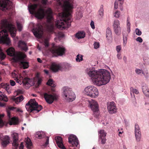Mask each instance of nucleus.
Wrapping results in <instances>:
<instances>
[{
    "instance_id": "nucleus-1",
    "label": "nucleus",
    "mask_w": 149,
    "mask_h": 149,
    "mask_svg": "<svg viewBox=\"0 0 149 149\" xmlns=\"http://www.w3.org/2000/svg\"><path fill=\"white\" fill-rule=\"evenodd\" d=\"M63 2L65 12L62 14L61 19L57 20L56 24V27L60 30L64 29L70 26L71 13L73 8L74 0H61Z\"/></svg>"
},
{
    "instance_id": "nucleus-2",
    "label": "nucleus",
    "mask_w": 149,
    "mask_h": 149,
    "mask_svg": "<svg viewBox=\"0 0 149 149\" xmlns=\"http://www.w3.org/2000/svg\"><path fill=\"white\" fill-rule=\"evenodd\" d=\"M86 72L91 78L94 84L97 86L105 85L109 82L110 79V73L107 70H95L94 67L88 68Z\"/></svg>"
},
{
    "instance_id": "nucleus-3",
    "label": "nucleus",
    "mask_w": 149,
    "mask_h": 149,
    "mask_svg": "<svg viewBox=\"0 0 149 149\" xmlns=\"http://www.w3.org/2000/svg\"><path fill=\"white\" fill-rule=\"evenodd\" d=\"M2 29H4L0 31V43L8 45L10 42L8 36L7 29L10 32L11 37H14L16 36V29L15 27L11 24L8 23L7 21H3L1 25Z\"/></svg>"
},
{
    "instance_id": "nucleus-4",
    "label": "nucleus",
    "mask_w": 149,
    "mask_h": 149,
    "mask_svg": "<svg viewBox=\"0 0 149 149\" xmlns=\"http://www.w3.org/2000/svg\"><path fill=\"white\" fill-rule=\"evenodd\" d=\"M38 6V5L37 4L29 5L28 8L30 13L34 15L35 17L39 19H42L46 16L47 22L51 23L53 19L52 11L51 9L48 8L45 11L43 8H40L36 11Z\"/></svg>"
},
{
    "instance_id": "nucleus-5",
    "label": "nucleus",
    "mask_w": 149,
    "mask_h": 149,
    "mask_svg": "<svg viewBox=\"0 0 149 149\" xmlns=\"http://www.w3.org/2000/svg\"><path fill=\"white\" fill-rule=\"evenodd\" d=\"M25 107L27 110L30 112L36 111V112L38 113L42 108V106L38 105L34 99L30 100L26 104Z\"/></svg>"
},
{
    "instance_id": "nucleus-6",
    "label": "nucleus",
    "mask_w": 149,
    "mask_h": 149,
    "mask_svg": "<svg viewBox=\"0 0 149 149\" xmlns=\"http://www.w3.org/2000/svg\"><path fill=\"white\" fill-rule=\"evenodd\" d=\"M63 95L65 97V99L70 102L74 100L76 97L74 93L71 88L68 87H65L63 88Z\"/></svg>"
},
{
    "instance_id": "nucleus-7",
    "label": "nucleus",
    "mask_w": 149,
    "mask_h": 149,
    "mask_svg": "<svg viewBox=\"0 0 149 149\" xmlns=\"http://www.w3.org/2000/svg\"><path fill=\"white\" fill-rule=\"evenodd\" d=\"M65 49L63 47L59 46H55V45H53L52 47L50 49V51L54 56H62L65 52Z\"/></svg>"
},
{
    "instance_id": "nucleus-8",
    "label": "nucleus",
    "mask_w": 149,
    "mask_h": 149,
    "mask_svg": "<svg viewBox=\"0 0 149 149\" xmlns=\"http://www.w3.org/2000/svg\"><path fill=\"white\" fill-rule=\"evenodd\" d=\"M85 93L87 95L91 97L95 98L98 95L97 89L93 86H88L85 88Z\"/></svg>"
},
{
    "instance_id": "nucleus-9",
    "label": "nucleus",
    "mask_w": 149,
    "mask_h": 149,
    "mask_svg": "<svg viewBox=\"0 0 149 149\" xmlns=\"http://www.w3.org/2000/svg\"><path fill=\"white\" fill-rule=\"evenodd\" d=\"M30 79L29 78L25 77L23 79V77L20 74L18 75V78L16 79V81L20 84L22 82L23 84L26 89H28L31 86L30 84Z\"/></svg>"
},
{
    "instance_id": "nucleus-10",
    "label": "nucleus",
    "mask_w": 149,
    "mask_h": 149,
    "mask_svg": "<svg viewBox=\"0 0 149 149\" xmlns=\"http://www.w3.org/2000/svg\"><path fill=\"white\" fill-rule=\"evenodd\" d=\"M44 97L46 102L49 104H52L54 101H57L58 96L56 94L45 93L44 94Z\"/></svg>"
},
{
    "instance_id": "nucleus-11",
    "label": "nucleus",
    "mask_w": 149,
    "mask_h": 149,
    "mask_svg": "<svg viewBox=\"0 0 149 149\" xmlns=\"http://www.w3.org/2000/svg\"><path fill=\"white\" fill-rule=\"evenodd\" d=\"M26 57V54L22 53L18 54L15 57V58H16L17 61L22 60L21 61L20 65L24 69L27 68L29 67V62L24 61L23 60Z\"/></svg>"
},
{
    "instance_id": "nucleus-12",
    "label": "nucleus",
    "mask_w": 149,
    "mask_h": 149,
    "mask_svg": "<svg viewBox=\"0 0 149 149\" xmlns=\"http://www.w3.org/2000/svg\"><path fill=\"white\" fill-rule=\"evenodd\" d=\"M16 108L13 107H9L6 110L7 116L9 118V121L10 125L17 124L18 123V119L15 117L11 118L10 110H14Z\"/></svg>"
},
{
    "instance_id": "nucleus-13",
    "label": "nucleus",
    "mask_w": 149,
    "mask_h": 149,
    "mask_svg": "<svg viewBox=\"0 0 149 149\" xmlns=\"http://www.w3.org/2000/svg\"><path fill=\"white\" fill-rule=\"evenodd\" d=\"M12 5V2L10 0H0V6L3 11H6L11 8Z\"/></svg>"
},
{
    "instance_id": "nucleus-14",
    "label": "nucleus",
    "mask_w": 149,
    "mask_h": 149,
    "mask_svg": "<svg viewBox=\"0 0 149 149\" xmlns=\"http://www.w3.org/2000/svg\"><path fill=\"white\" fill-rule=\"evenodd\" d=\"M42 28V26L38 25L36 28H34L33 29V33L37 38H40L42 37L43 33Z\"/></svg>"
},
{
    "instance_id": "nucleus-15",
    "label": "nucleus",
    "mask_w": 149,
    "mask_h": 149,
    "mask_svg": "<svg viewBox=\"0 0 149 149\" xmlns=\"http://www.w3.org/2000/svg\"><path fill=\"white\" fill-rule=\"evenodd\" d=\"M68 142L71 145L70 146H77L79 142L77 138L74 135H71L68 137Z\"/></svg>"
},
{
    "instance_id": "nucleus-16",
    "label": "nucleus",
    "mask_w": 149,
    "mask_h": 149,
    "mask_svg": "<svg viewBox=\"0 0 149 149\" xmlns=\"http://www.w3.org/2000/svg\"><path fill=\"white\" fill-rule=\"evenodd\" d=\"M11 136L13 140L12 145L13 149H17L19 146L18 143V134L16 133H14Z\"/></svg>"
},
{
    "instance_id": "nucleus-17",
    "label": "nucleus",
    "mask_w": 149,
    "mask_h": 149,
    "mask_svg": "<svg viewBox=\"0 0 149 149\" xmlns=\"http://www.w3.org/2000/svg\"><path fill=\"white\" fill-rule=\"evenodd\" d=\"M107 109L109 112L110 114L116 113L117 111L115 103L113 102H110L107 104Z\"/></svg>"
},
{
    "instance_id": "nucleus-18",
    "label": "nucleus",
    "mask_w": 149,
    "mask_h": 149,
    "mask_svg": "<svg viewBox=\"0 0 149 149\" xmlns=\"http://www.w3.org/2000/svg\"><path fill=\"white\" fill-rule=\"evenodd\" d=\"M120 25V22L118 20L116 19L114 21L113 24V29L116 34L118 35H120L121 33Z\"/></svg>"
},
{
    "instance_id": "nucleus-19",
    "label": "nucleus",
    "mask_w": 149,
    "mask_h": 149,
    "mask_svg": "<svg viewBox=\"0 0 149 149\" xmlns=\"http://www.w3.org/2000/svg\"><path fill=\"white\" fill-rule=\"evenodd\" d=\"M89 105L94 113L97 112L99 111L98 104L97 102L94 100L89 101Z\"/></svg>"
},
{
    "instance_id": "nucleus-20",
    "label": "nucleus",
    "mask_w": 149,
    "mask_h": 149,
    "mask_svg": "<svg viewBox=\"0 0 149 149\" xmlns=\"http://www.w3.org/2000/svg\"><path fill=\"white\" fill-rule=\"evenodd\" d=\"M1 144L3 147H6L9 143L10 138L8 136H4L0 138Z\"/></svg>"
},
{
    "instance_id": "nucleus-21",
    "label": "nucleus",
    "mask_w": 149,
    "mask_h": 149,
    "mask_svg": "<svg viewBox=\"0 0 149 149\" xmlns=\"http://www.w3.org/2000/svg\"><path fill=\"white\" fill-rule=\"evenodd\" d=\"M51 69L53 72H56L59 70L61 71L63 68L61 64L54 63L52 64Z\"/></svg>"
},
{
    "instance_id": "nucleus-22",
    "label": "nucleus",
    "mask_w": 149,
    "mask_h": 149,
    "mask_svg": "<svg viewBox=\"0 0 149 149\" xmlns=\"http://www.w3.org/2000/svg\"><path fill=\"white\" fill-rule=\"evenodd\" d=\"M55 139L57 145L60 148L62 149H66L63 144L62 138L60 136H56Z\"/></svg>"
},
{
    "instance_id": "nucleus-23",
    "label": "nucleus",
    "mask_w": 149,
    "mask_h": 149,
    "mask_svg": "<svg viewBox=\"0 0 149 149\" xmlns=\"http://www.w3.org/2000/svg\"><path fill=\"white\" fill-rule=\"evenodd\" d=\"M18 45L19 47L21 48L22 50L26 52L28 49V47L26 43L24 41H19L18 43Z\"/></svg>"
},
{
    "instance_id": "nucleus-24",
    "label": "nucleus",
    "mask_w": 149,
    "mask_h": 149,
    "mask_svg": "<svg viewBox=\"0 0 149 149\" xmlns=\"http://www.w3.org/2000/svg\"><path fill=\"white\" fill-rule=\"evenodd\" d=\"M25 146L28 149H31L32 146V143L30 139L28 137L25 139Z\"/></svg>"
},
{
    "instance_id": "nucleus-25",
    "label": "nucleus",
    "mask_w": 149,
    "mask_h": 149,
    "mask_svg": "<svg viewBox=\"0 0 149 149\" xmlns=\"http://www.w3.org/2000/svg\"><path fill=\"white\" fill-rule=\"evenodd\" d=\"M142 90L143 93L145 96L149 97V91L148 87L145 85L142 87Z\"/></svg>"
},
{
    "instance_id": "nucleus-26",
    "label": "nucleus",
    "mask_w": 149,
    "mask_h": 149,
    "mask_svg": "<svg viewBox=\"0 0 149 149\" xmlns=\"http://www.w3.org/2000/svg\"><path fill=\"white\" fill-rule=\"evenodd\" d=\"M7 54L10 56H13L15 55V50L13 47L8 48L6 51Z\"/></svg>"
},
{
    "instance_id": "nucleus-27",
    "label": "nucleus",
    "mask_w": 149,
    "mask_h": 149,
    "mask_svg": "<svg viewBox=\"0 0 149 149\" xmlns=\"http://www.w3.org/2000/svg\"><path fill=\"white\" fill-rule=\"evenodd\" d=\"M85 33L83 31H79L76 34V37L78 39L84 38L85 37Z\"/></svg>"
},
{
    "instance_id": "nucleus-28",
    "label": "nucleus",
    "mask_w": 149,
    "mask_h": 149,
    "mask_svg": "<svg viewBox=\"0 0 149 149\" xmlns=\"http://www.w3.org/2000/svg\"><path fill=\"white\" fill-rule=\"evenodd\" d=\"M106 38L109 40L112 38L111 32L110 29L109 28H108L106 30Z\"/></svg>"
},
{
    "instance_id": "nucleus-29",
    "label": "nucleus",
    "mask_w": 149,
    "mask_h": 149,
    "mask_svg": "<svg viewBox=\"0 0 149 149\" xmlns=\"http://www.w3.org/2000/svg\"><path fill=\"white\" fill-rule=\"evenodd\" d=\"M45 136V135L44 132L42 131L37 132L35 135V137L39 139L43 138Z\"/></svg>"
},
{
    "instance_id": "nucleus-30",
    "label": "nucleus",
    "mask_w": 149,
    "mask_h": 149,
    "mask_svg": "<svg viewBox=\"0 0 149 149\" xmlns=\"http://www.w3.org/2000/svg\"><path fill=\"white\" fill-rule=\"evenodd\" d=\"M98 133L99 138L105 137L106 136L107 133L104 130H100L98 131Z\"/></svg>"
},
{
    "instance_id": "nucleus-31",
    "label": "nucleus",
    "mask_w": 149,
    "mask_h": 149,
    "mask_svg": "<svg viewBox=\"0 0 149 149\" xmlns=\"http://www.w3.org/2000/svg\"><path fill=\"white\" fill-rule=\"evenodd\" d=\"M24 98L22 95L20 96L19 97H13V100L17 104L19 103L22 102Z\"/></svg>"
},
{
    "instance_id": "nucleus-32",
    "label": "nucleus",
    "mask_w": 149,
    "mask_h": 149,
    "mask_svg": "<svg viewBox=\"0 0 149 149\" xmlns=\"http://www.w3.org/2000/svg\"><path fill=\"white\" fill-rule=\"evenodd\" d=\"M135 134L136 140L137 141H139L141 137V131L139 132H135Z\"/></svg>"
},
{
    "instance_id": "nucleus-33",
    "label": "nucleus",
    "mask_w": 149,
    "mask_h": 149,
    "mask_svg": "<svg viewBox=\"0 0 149 149\" xmlns=\"http://www.w3.org/2000/svg\"><path fill=\"white\" fill-rule=\"evenodd\" d=\"M123 45L125 46V45L127 43V35L126 33V32L125 31H124L123 32Z\"/></svg>"
},
{
    "instance_id": "nucleus-34",
    "label": "nucleus",
    "mask_w": 149,
    "mask_h": 149,
    "mask_svg": "<svg viewBox=\"0 0 149 149\" xmlns=\"http://www.w3.org/2000/svg\"><path fill=\"white\" fill-rule=\"evenodd\" d=\"M47 85L49 86L52 87H54L56 86V85L54 84V81L52 79H49L46 83Z\"/></svg>"
},
{
    "instance_id": "nucleus-35",
    "label": "nucleus",
    "mask_w": 149,
    "mask_h": 149,
    "mask_svg": "<svg viewBox=\"0 0 149 149\" xmlns=\"http://www.w3.org/2000/svg\"><path fill=\"white\" fill-rule=\"evenodd\" d=\"M36 78L37 79V82L36 85L37 86L36 87H38L40 85L42 81V79L41 78L39 77V74H37L36 76Z\"/></svg>"
},
{
    "instance_id": "nucleus-36",
    "label": "nucleus",
    "mask_w": 149,
    "mask_h": 149,
    "mask_svg": "<svg viewBox=\"0 0 149 149\" xmlns=\"http://www.w3.org/2000/svg\"><path fill=\"white\" fill-rule=\"evenodd\" d=\"M6 57V55L3 53L2 49L0 48V60L1 61L4 60Z\"/></svg>"
},
{
    "instance_id": "nucleus-37",
    "label": "nucleus",
    "mask_w": 149,
    "mask_h": 149,
    "mask_svg": "<svg viewBox=\"0 0 149 149\" xmlns=\"http://www.w3.org/2000/svg\"><path fill=\"white\" fill-rule=\"evenodd\" d=\"M103 6L101 5L100 6V8L98 11V13L100 16L101 17H102L104 15V10H103Z\"/></svg>"
},
{
    "instance_id": "nucleus-38",
    "label": "nucleus",
    "mask_w": 149,
    "mask_h": 149,
    "mask_svg": "<svg viewBox=\"0 0 149 149\" xmlns=\"http://www.w3.org/2000/svg\"><path fill=\"white\" fill-rule=\"evenodd\" d=\"M0 100H3L6 102H7L8 101L7 98L5 97L3 93L1 91H0Z\"/></svg>"
},
{
    "instance_id": "nucleus-39",
    "label": "nucleus",
    "mask_w": 149,
    "mask_h": 149,
    "mask_svg": "<svg viewBox=\"0 0 149 149\" xmlns=\"http://www.w3.org/2000/svg\"><path fill=\"white\" fill-rule=\"evenodd\" d=\"M83 60V56L81 54H78L77 56L76 60L77 62H80Z\"/></svg>"
},
{
    "instance_id": "nucleus-40",
    "label": "nucleus",
    "mask_w": 149,
    "mask_h": 149,
    "mask_svg": "<svg viewBox=\"0 0 149 149\" xmlns=\"http://www.w3.org/2000/svg\"><path fill=\"white\" fill-rule=\"evenodd\" d=\"M12 76L16 81V79H17V78H18V74H17V72L15 71H14L12 72Z\"/></svg>"
},
{
    "instance_id": "nucleus-41",
    "label": "nucleus",
    "mask_w": 149,
    "mask_h": 149,
    "mask_svg": "<svg viewBox=\"0 0 149 149\" xmlns=\"http://www.w3.org/2000/svg\"><path fill=\"white\" fill-rule=\"evenodd\" d=\"M127 32L128 33H129L130 31V23L129 21L128 20V19L127 20Z\"/></svg>"
},
{
    "instance_id": "nucleus-42",
    "label": "nucleus",
    "mask_w": 149,
    "mask_h": 149,
    "mask_svg": "<svg viewBox=\"0 0 149 149\" xmlns=\"http://www.w3.org/2000/svg\"><path fill=\"white\" fill-rule=\"evenodd\" d=\"M106 140L105 137L99 138V140H101V144H104L105 143Z\"/></svg>"
},
{
    "instance_id": "nucleus-43",
    "label": "nucleus",
    "mask_w": 149,
    "mask_h": 149,
    "mask_svg": "<svg viewBox=\"0 0 149 149\" xmlns=\"http://www.w3.org/2000/svg\"><path fill=\"white\" fill-rule=\"evenodd\" d=\"M135 72L136 74H139L141 73H142L143 75H145V73H144L143 71L142 70L139 69H136L135 70Z\"/></svg>"
},
{
    "instance_id": "nucleus-44",
    "label": "nucleus",
    "mask_w": 149,
    "mask_h": 149,
    "mask_svg": "<svg viewBox=\"0 0 149 149\" xmlns=\"http://www.w3.org/2000/svg\"><path fill=\"white\" fill-rule=\"evenodd\" d=\"M140 131V130L139 125L137 124H135V132H139Z\"/></svg>"
},
{
    "instance_id": "nucleus-45",
    "label": "nucleus",
    "mask_w": 149,
    "mask_h": 149,
    "mask_svg": "<svg viewBox=\"0 0 149 149\" xmlns=\"http://www.w3.org/2000/svg\"><path fill=\"white\" fill-rule=\"evenodd\" d=\"M4 116V115L0 114V126H2L3 125L4 123L1 118Z\"/></svg>"
},
{
    "instance_id": "nucleus-46",
    "label": "nucleus",
    "mask_w": 149,
    "mask_h": 149,
    "mask_svg": "<svg viewBox=\"0 0 149 149\" xmlns=\"http://www.w3.org/2000/svg\"><path fill=\"white\" fill-rule=\"evenodd\" d=\"M130 90H133V93H135L136 94H138L139 93L138 91L136 89H134L132 87H131L130 88Z\"/></svg>"
},
{
    "instance_id": "nucleus-47",
    "label": "nucleus",
    "mask_w": 149,
    "mask_h": 149,
    "mask_svg": "<svg viewBox=\"0 0 149 149\" xmlns=\"http://www.w3.org/2000/svg\"><path fill=\"white\" fill-rule=\"evenodd\" d=\"M120 15V12L119 11H117L115 12L114 16L116 18H118Z\"/></svg>"
},
{
    "instance_id": "nucleus-48",
    "label": "nucleus",
    "mask_w": 149,
    "mask_h": 149,
    "mask_svg": "<svg viewBox=\"0 0 149 149\" xmlns=\"http://www.w3.org/2000/svg\"><path fill=\"white\" fill-rule=\"evenodd\" d=\"M135 32L136 34L137 35L140 36L141 34V32L138 29H136Z\"/></svg>"
},
{
    "instance_id": "nucleus-49",
    "label": "nucleus",
    "mask_w": 149,
    "mask_h": 149,
    "mask_svg": "<svg viewBox=\"0 0 149 149\" xmlns=\"http://www.w3.org/2000/svg\"><path fill=\"white\" fill-rule=\"evenodd\" d=\"M94 48L95 49H97L100 46V44L99 42H95L94 44Z\"/></svg>"
},
{
    "instance_id": "nucleus-50",
    "label": "nucleus",
    "mask_w": 149,
    "mask_h": 149,
    "mask_svg": "<svg viewBox=\"0 0 149 149\" xmlns=\"http://www.w3.org/2000/svg\"><path fill=\"white\" fill-rule=\"evenodd\" d=\"M44 45L45 47H47L49 46V43L48 40L46 39L45 40L44 42Z\"/></svg>"
},
{
    "instance_id": "nucleus-51",
    "label": "nucleus",
    "mask_w": 149,
    "mask_h": 149,
    "mask_svg": "<svg viewBox=\"0 0 149 149\" xmlns=\"http://www.w3.org/2000/svg\"><path fill=\"white\" fill-rule=\"evenodd\" d=\"M8 84L7 83H2L1 84V86L2 88L5 89L6 86H7V85Z\"/></svg>"
},
{
    "instance_id": "nucleus-52",
    "label": "nucleus",
    "mask_w": 149,
    "mask_h": 149,
    "mask_svg": "<svg viewBox=\"0 0 149 149\" xmlns=\"http://www.w3.org/2000/svg\"><path fill=\"white\" fill-rule=\"evenodd\" d=\"M121 46L120 45H118L116 46V50L117 52L118 53H119L121 49Z\"/></svg>"
},
{
    "instance_id": "nucleus-53",
    "label": "nucleus",
    "mask_w": 149,
    "mask_h": 149,
    "mask_svg": "<svg viewBox=\"0 0 149 149\" xmlns=\"http://www.w3.org/2000/svg\"><path fill=\"white\" fill-rule=\"evenodd\" d=\"M90 25L91 26V27L93 29H95V26L94 25V22L91 20V23H90Z\"/></svg>"
},
{
    "instance_id": "nucleus-54",
    "label": "nucleus",
    "mask_w": 149,
    "mask_h": 149,
    "mask_svg": "<svg viewBox=\"0 0 149 149\" xmlns=\"http://www.w3.org/2000/svg\"><path fill=\"white\" fill-rule=\"evenodd\" d=\"M10 85L12 86H14L16 84L15 82L13 80H10Z\"/></svg>"
},
{
    "instance_id": "nucleus-55",
    "label": "nucleus",
    "mask_w": 149,
    "mask_h": 149,
    "mask_svg": "<svg viewBox=\"0 0 149 149\" xmlns=\"http://www.w3.org/2000/svg\"><path fill=\"white\" fill-rule=\"evenodd\" d=\"M136 40L137 41L141 43L143 42V40L142 38L140 37H138L136 39Z\"/></svg>"
},
{
    "instance_id": "nucleus-56",
    "label": "nucleus",
    "mask_w": 149,
    "mask_h": 149,
    "mask_svg": "<svg viewBox=\"0 0 149 149\" xmlns=\"http://www.w3.org/2000/svg\"><path fill=\"white\" fill-rule=\"evenodd\" d=\"M10 85L8 84L7 85V86H6V88H5V90L8 93H9L10 92V90L9 89Z\"/></svg>"
},
{
    "instance_id": "nucleus-57",
    "label": "nucleus",
    "mask_w": 149,
    "mask_h": 149,
    "mask_svg": "<svg viewBox=\"0 0 149 149\" xmlns=\"http://www.w3.org/2000/svg\"><path fill=\"white\" fill-rule=\"evenodd\" d=\"M47 139H46V141L45 143V146H47L48 144H49V138L48 137H46Z\"/></svg>"
},
{
    "instance_id": "nucleus-58",
    "label": "nucleus",
    "mask_w": 149,
    "mask_h": 149,
    "mask_svg": "<svg viewBox=\"0 0 149 149\" xmlns=\"http://www.w3.org/2000/svg\"><path fill=\"white\" fill-rule=\"evenodd\" d=\"M17 27H18L19 30L20 31H21L22 29V27L21 25L20 24L17 23Z\"/></svg>"
},
{
    "instance_id": "nucleus-59",
    "label": "nucleus",
    "mask_w": 149,
    "mask_h": 149,
    "mask_svg": "<svg viewBox=\"0 0 149 149\" xmlns=\"http://www.w3.org/2000/svg\"><path fill=\"white\" fill-rule=\"evenodd\" d=\"M47 0H42L41 1V3L44 5H46L47 4Z\"/></svg>"
},
{
    "instance_id": "nucleus-60",
    "label": "nucleus",
    "mask_w": 149,
    "mask_h": 149,
    "mask_svg": "<svg viewBox=\"0 0 149 149\" xmlns=\"http://www.w3.org/2000/svg\"><path fill=\"white\" fill-rule=\"evenodd\" d=\"M24 146H23V143L22 142L20 144V146L19 147V149H24Z\"/></svg>"
},
{
    "instance_id": "nucleus-61",
    "label": "nucleus",
    "mask_w": 149,
    "mask_h": 149,
    "mask_svg": "<svg viewBox=\"0 0 149 149\" xmlns=\"http://www.w3.org/2000/svg\"><path fill=\"white\" fill-rule=\"evenodd\" d=\"M58 35L60 37H63L64 36V35L62 33L60 32L58 33Z\"/></svg>"
},
{
    "instance_id": "nucleus-62",
    "label": "nucleus",
    "mask_w": 149,
    "mask_h": 149,
    "mask_svg": "<svg viewBox=\"0 0 149 149\" xmlns=\"http://www.w3.org/2000/svg\"><path fill=\"white\" fill-rule=\"evenodd\" d=\"M117 58L119 59H120L122 58V57L121 56L120 54H118L117 55Z\"/></svg>"
},
{
    "instance_id": "nucleus-63",
    "label": "nucleus",
    "mask_w": 149,
    "mask_h": 149,
    "mask_svg": "<svg viewBox=\"0 0 149 149\" xmlns=\"http://www.w3.org/2000/svg\"><path fill=\"white\" fill-rule=\"evenodd\" d=\"M114 7L115 9H117L118 8V3L116 1L114 3Z\"/></svg>"
},
{
    "instance_id": "nucleus-64",
    "label": "nucleus",
    "mask_w": 149,
    "mask_h": 149,
    "mask_svg": "<svg viewBox=\"0 0 149 149\" xmlns=\"http://www.w3.org/2000/svg\"><path fill=\"white\" fill-rule=\"evenodd\" d=\"M37 60L38 62L40 63H41L42 62V61L39 58H37Z\"/></svg>"
}]
</instances>
